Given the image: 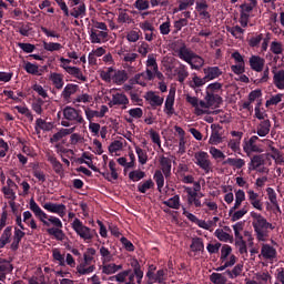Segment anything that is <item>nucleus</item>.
Here are the masks:
<instances>
[{
	"label": "nucleus",
	"instance_id": "nucleus-61",
	"mask_svg": "<svg viewBox=\"0 0 284 284\" xmlns=\"http://www.w3.org/2000/svg\"><path fill=\"white\" fill-rule=\"evenodd\" d=\"M133 6L136 10L143 12V10H150V0H136Z\"/></svg>",
	"mask_w": 284,
	"mask_h": 284
},
{
	"label": "nucleus",
	"instance_id": "nucleus-42",
	"mask_svg": "<svg viewBox=\"0 0 284 284\" xmlns=\"http://www.w3.org/2000/svg\"><path fill=\"white\" fill-rule=\"evenodd\" d=\"M189 65H191L192 70H201V68L205 65V60H203V58H201L199 54L193 53L192 61L189 63Z\"/></svg>",
	"mask_w": 284,
	"mask_h": 284
},
{
	"label": "nucleus",
	"instance_id": "nucleus-35",
	"mask_svg": "<svg viewBox=\"0 0 284 284\" xmlns=\"http://www.w3.org/2000/svg\"><path fill=\"white\" fill-rule=\"evenodd\" d=\"M50 81H52L55 90H62L65 82L63 81V75L61 73H51Z\"/></svg>",
	"mask_w": 284,
	"mask_h": 284
},
{
	"label": "nucleus",
	"instance_id": "nucleus-33",
	"mask_svg": "<svg viewBox=\"0 0 284 284\" xmlns=\"http://www.w3.org/2000/svg\"><path fill=\"white\" fill-rule=\"evenodd\" d=\"M223 165H231V168H236V170H241L245 168V160L239 158H229L223 162Z\"/></svg>",
	"mask_w": 284,
	"mask_h": 284
},
{
	"label": "nucleus",
	"instance_id": "nucleus-45",
	"mask_svg": "<svg viewBox=\"0 0 284 284\" xmlns=\"http://www.w3.org/2000/svg\"><path fill=\"white\" fill-rule=\"evenodd\" d=\"M130 274H132V270H125V271L118 273L116 275L110 276L109 281H116L118 283H125V280L128 278V276H130Z\"/></svg>",
	"mask_w": 284,
	"mask_h": 284
},
{
	"label": "nucleus",
	"instance_id": "nucleus-48",
	"mask_svg": "<svg viewBox=\"0 0 284 284\" xmlns=\"http://www.w3.org/2000/svg\"><path fill=\"white\" fill-rule=\"evenodd\" d=\"M63 48V45L59 42H45L43 41V49L47 52H59V50H61Z\"/></svg>",
	"mask_w": 284,
	"mask_h": 284
},
{
	"label": "nucleus",
	"instance_id": "nucleus-24",
	"mask_svg": "<svg viewBox=\"0 0 284 284\" xmlns=\"http://www.w3.org/2000/svg\"><path fill=\"white\" fill-rule=\"evenodd\" d=\"M23 236H26V232L14 227L13 242L11 243L12 252H17V250H19V243H21Z\"/></svg>",
	"mask_w": 284,
	"mask_h": 284
},
{
	"label": "nucleus",
	"instance_id": "nucleus-2",
	"mask_svg": "<svg viewBox=\"0 0 284 284\" xmlns=\"http://www.w3.org/2000/svg\"><path fill=\"white\" fill-rule=\"evenodd\" d=\"M62 114L64 120L61 121V125H63V128H70V125H83V123H85L81 110L68 105L62 110Z\"/></svg>",
	"mask_w": 284,
	"mask_h": 284
},
{
	"label": "nucleus",
	"instance_id": "nucleus-25",
	"mask_svg": "<svg viewBox=\"0 0 284 284\" xmlns=\"http://www.w3.org/2000/svg\"><path fill=\"white\" fill-rule=\"evenodd\" d=\"M272 128V122L270 120H263L257 125L256 134L260 136H267L270 134V130Z\"/></svg>",
	"mask_w": 284,
	"mask_h": 284
},
{
	"label": "nucleus",
	"instance_id": "nucleus-38",
	"mask_svg": "<svg viewBox=\"0 0 284 284\" xmlns=\"http://www.w3.org/2000/svg\"><path fill=\"white\" fill-rule=\"evenodd\" d=\"M153 179L158 186V192H162L163 186L165 185V175H163V172L161 170H156L153 174Z\"/></svg>",
	"mask_w": 284,
	"mask_h": 284
},
{
	"label": "nucleus",
	"instance_id": "nucleus-41",
	"mask_svg": "<svg viewBox=\"0 0 284 284\" xmlns=\"http://www.w3.org/2000/svg\"><path fill=\"white\" fill-rule=\"evenodd\" d=\"M68 134H72V129H61L52 135L50 143H59V141H61L63 136H68Z\"/></svg>",
	"mask_w": 284,
	"mask_h": 284
},
{
	"label": "nucleus",
	"instance_id": "nucleus-6",
	"mask_svg": "<svg viewBox=\"0 0 284 284\" xmlns=\"http://www.w3.org/2000/svg\"><path fill=\"white\" fill-rule=\"evenodd\" d=\"M131 267L133 268V273H130L129 281L125 284H134V278H136V283H143V270H141V264L139 260L134 258L131 261Z\"/></svg>",
	"mask_w": 284,
	"mask_h": 284
},
{
	"label": "nucleus",
	"instance_id": "nucleus-54",
	"mask_svg": "<svg viewBox=\"0 0 284 284\" xmlns=\"http://www.w3.org/2000/svg\"><path fill=\"white\" fill-rule=\"evenodd\" d=\"M12 270H14V266H12V264H10V262H8L4 258H0V273L10 274V272H12Z\"/></svg>",
	"mask_w": 284,
	"mask_h": 284
},
{
	"label": "nucleus",
	"instance_id": "nucleus-57",
	"mask_svg": "<svg viewBox=\"0 0 284 284\" xmlns=\"http://www.w3.org/2000/svg\"><path fill=\"white\" fill-rule=\"evenodd\" d=\"M100 256H102V263H110L112 261V253L105 246L100 247Z\"/></svg>",
	"mask_w": 284,
	"mask_h": 284
},
{
	"label": "nucleus",
	"instance_id": "nucleus-34",
	"mask_svg": "<svg viewBox=\"0 0 284 284\" xmlns=\"http://www.w3.org/2000/svg\"><path fill=\"white\" fill-rule=\"evenodd\" d=\"M273 83L277 90H284V70L273 71Z\"/></svg>",
	"mask_w": 284,
	"mask_h": 284
},
{
	"label": "nucleus",
	"instance_id": "nucleus-27",
	"mask_svg": "<svg viewBox=\"0 0 284 284\" xmlns=\"http://www.w3.org/2000/svg\"><path fill=\"white\" fill-rule=\"evenodd\" d=\"M113 72L112 81L113 83H116V85H123V83L128 81V72H125V70H118Z\"/></svg>",
	"mask_w": 284,
	"mask_h": 284
},
{
	"label": "nucleus",
	"instance_id": "nucleus-63",
	"mask_svg": "<svg viewBox=\"0 0 284 284\" xmlns=\"http://www.w3.org/2000/svg\"><path fill=\"white\" fill-rule=\"evenodd\" d=\"M94 254H97V250H94L93 247H90L87 250V253H84V263L82 265H90V263H92V261H94Z\"/></svg>",
	"mask_w": 284,
	"mask_h": 284
},
{
	"label": "nucleus",
	"instance_id": "nucleus-40",
	"mask_svg": "<svg viewBox=\"0 0 284 284\" xmlns=\"http://www.w3.org/2000/svg\"><path fill=\"white\" fill-rule=\"evenodd\" d=\"M247 212H250V206L246 203L241 210L235 211L230 215L231 221L233 223L236 222V221H241V219H243V216H245V214H247Z\"/></svg>",
	"mask_w": 284,
	"mask_h": 284
},
{
	"label": "nucleus",
	"instance_id": "nucleus-17",
	"mask_svg": "<svg viewBox=\"0 0 284 284\" xmlns=\"http://www.w3.org/2000/svg\"><path fill=\"white\" fill-rule=\"evenodd\" d=\"M174 94L175 92L170 90L164 103V112L168 116H172L174 114Z\"/></svg>",
	"mask_w": 284,
	"mask_h": 284
},
{
	"label": "nucleus",
	"instance_id": "nucleus-51",
	"mask_svg": "<svg viewBox=\"0 0 284 284\" xmlns=\"http://www.w3.org/2000/svg\"><path fill=\"white\" fill-rule=\"evenodd\" d=\"M47 232L50 236H54L57 241H63V239H65V233H63V230L61 229L51 227L48 229Z\"/></svg>",
	"mask_w": 284,
	"mask_h": 284
},
{
	"label": "nucleus",
	"instance_id": "nucleus-53",
	"mask_svg": "<svg viewBox=\"0 0 284 284\" xmlns=\"http://www.w3.org/2000/svg\"><path fill=\"white\" fill-rule=\"evenodd\" d=\"M190 247L192 252H203V250H205V245L203 244V240L201 237L194 239Z\"/></svg>",
	"mask_w": 284,
	"mask_h": 284
},
{
	"label": "nucleus",
	"instance_id": "nucleus-55",
	"mask_svg": "<svg viewBox=\"0 0 284 284\" xmlns=\"http://www.w3.org/2000/svg\"><path fill=\"white\" fill-rule=\"evenodd\" d=\"M130 181H133V183H136L138 181H141V179H145V172L141 170L131 171L129 173Z\"/></svg>",
	"mask_w": 284,
	"mask_h": 284
},
{
	"label": "nucleus",
	"instance_id": "nucleus-19",
	"mask_svg": "<svg viewBox=\"0 0 284 284\" xmlns=\"http://www.w3.org/2000/svg\"><path fill=\"white\" fill-rule=\"evenodd\" d=\"M77 92H79L78 84L69 83L64 87V89L61 93V97H62L63 101H70L71 97L73 94H77Z\"/></svg>",
	"mask_w": 284,
	"mask_h": 284
},
{
	"label": "nucleus",
	"instance_id": "nucleus-10",
	"mask_svg": "<svg viewBox=\"0 0 284 284\" xmlns=\"http://www.w3.org/2000/svg\"><path fill=\"white\" fill-rule=\"evenodd\" d=\"M204 72V79L207 81H214V79H219L221 74H223V71H221V68L219 67H207L203 69Z\"/></svg>",
	"mask_w": 284,
	"mask_h": 284
},
{
	"label": "nucleus",
	"instance_id": "nucleus-26",
	"mask_svg": "<svg viewBox=\"0 0 284 284\" xmlns=\"http://www.w3.org/2000/svg\"><path fill=\"white\" fill-rule=\"evenodd\" d=\"M256 141H258L257 135H252L248 141H246L243 145L244 152H258V146L256 145Z\"/></svg>",
	"mask_w": 284,
	"mask_h": 284
},
{
	"label": "nucleus",
	"instance_id": "nucleus-58",
	"mask_svg": "<svg viewBox=\"0 0 284 284\" xmlns=\"http://www.w3.org/2000/svg\"><path fill=\"white\" fill-rule=\"evenodd\" d=\"M266 192L268 201H271L272 205H274V207H277V210H281V207L278 206V200L276 199V191H274V189L272 187H267Z\"/></svg>",
	"mask_w": 284,
	"mask_h": 284
},
{
	"label": "nucleus",
	"instance_id": "nucleus-60",
	"mask_svg": "<svg viewBox=\"0 0 284 284\" xmlns=\"http://www.w3.org/2000/svg\"><path fill=\"white\" fill-rule=\"evenodd\" d=\"M85 264H80L77 266V271L78 273L81 274V276H85V274H92V272H94V270H97V266L91 265L89 267H85Z\"/></svg>",
	"mask_w": 284,
	"mask_h": 284
},
{
	"label": "nucleus",
	"instance_id": "nucleus-44",
	"mask_svg": "<svg viewBox=\"0 0 284 284\" xmlns=\"http://www.w3.org/2000/svg\"><path fill=\"white\" fill-rule=\"evenodd\" d=\"M216 239H219V241H222L223 243H227L229 241L232 242L234 241V236L230 235L227 232L223 231V229H217L214 232Z\"/></svg>",
	"mask_w": 284,
	"mask_h": 284
},
{
	"label": "nucleus",
	"instance_id": "nucleus-21",
	"mask_svg": "<svg viewBox=\"0 0 284 284\" xmlns=\"http://www.w3.org/2000/svg\"><path fill=\"white\" fill-rule=\"evenodd\" d=\"M207 8H210L207 1L201 0L200 2H196L195 10L199 12L202 19H210L212 17V14H210V12L207 11Z\"/></svg>",
	"mask_w": 284,
	"mask_h": 284
},
{
	"label": "nucleus",
	"instance_id": "nucleus-30",
	"mask_svg": "<svg viewBox=\"0 0 284 284\" xmlns=\"http://www.w3.org/2000/svg\"><path fill=\"white\" fill-rule=\"evenodd\" d=\"M65 72H68V74H71V77L79 79V81H88V78L83 75V72L78 67H67Z\"/></svg>",
	"mask_w": 284,
	"mask_h": 284
},
{
	"label": "nucleus",
	"instance_id": "nucleus-11",
	"mask_svg": "<svg viewBox=\"0 0 284 284\" xmlns=\"http://www.w3.org/2000/svg\"><path fill=\"white\" fill-rule=\"evenodd\" d=\"M146 101H149L152 110H156V108H161L163 105L164 99L161 95H156L153 91H149L146 93Z\"/></svg>",
	"mask_w": 284,
	"mask_h": 284
},
{
	"label": "nucleus",
	"instance_id": "nucleus-37",
	"mask_svg": "<svg viewBox=\"0 0 284 284\" xmlns=\"http://www.w3.org/2000/svg\"><path fill=\"white\" fill-rule=\"evenodd\" d=\"M146 81L148 80L145 78V72L138 73L133 78L130 79L131 85H142V88H145V85H148Z\"/></svg>",
	"mask_w": 284,
	"mask_h": 284
},
{
	"label": "nucleus",
	"instance_id": "nucleus-32",
	"mask_svg": "<svg viewBox=\"0 0 284 284\" xmlns=\"http://www.w3.org/2000/svg\"><path fill=\"white\" fill-rule=\"evenodd\" d=\"M12 237V226H7L0 236V250H3L8 243H10V239Z\"/></svg>",
	"mask_w": 284,
	"mask_h": 284
},
{
	"label": "nucleus",
	"instance_id": "nucleus-22",
	"mask_svg": "<svg viewBox=\"0 0 284 284\" xmlns=\"http://www.w3.org/2000/svg\"><path fill=\"white\" fill-rule=\"evenodd\" d=\"M261 254L264 258L268 261H273V258H276V248L270 244H263L261 248Z\"/></svg>",
	"mask_w": 284,
	"mask_h": 284
},
{
	"label": "nucleus",
	"instance_id": "nucleus-20",
	"mask_svg": "<svg viewBox=\"0 0 284 284\" xmlns=\"http://www.w3.org/2000/svg\"><path fill=\"white\" fill-rule=\"evenodd\" d=\"M91 43H101L102 39H108V32L91 29L89 32Z\"/></svg>",
	"mask_w": 284,
	"mask_h": 284
},
{
	"label": "nucleus",
	"instance_id": "nucleus-18",
	"mask_svg": "<svg viewBox=\"0 0 284 284\" xmlns=\"http://www.w3.org/2000/svg\"><path fill=\"white\" fill-rule=\"evenodd\" d=\"M52 128H54L52 122H45V120H43L41 118H38L36 120L34 130H36L37 134H41V130H43V132H50V130H52Z\"/></svg>",
	"mask_w": 284,
	"mask_h": 284
},
{
	"label": "nucleus",
	"instance_id": "nucleus-46",
	"mask_svg": "<svg viewBox=\"0 0 284 284\" xmlns=\"http://www.w3.org/2000/svg\"><path fill=\"white\" fill-rule=\"evenodd\" d=\"M70 16L74 19H79V17H85V3H80L78 7L73 8L70 12Z\"/></svg>",
	"mask_w": 284,
	"mask_h": 284
},
{
	"label": "nucleus",
	"instance_id": "nucleus-49",
	"mask_svg": "<svg viewBox=\"0 0 284 284\" xmlns=\"http://www.w3.org/2000/svg\"><path fill=\"white\" fill-rule=\"evenodd\" d=\"M118 23H132V17L128 14V9H119Z\"/></svg>",
	"mask_w": 284,
	"mask_h": 284
},
{
	"label": "nucleus",
	"instance_id": "nucleus-1",
	"mask_svg": "<svg viewBox=\"0 0 284 284\" xmlns=\"http://www.w3.org/2000/svg\"><path fill=\"white\" fill-rule=\"evenodd\" d=\"M29 207L31 212H33L34 216L45 225V227H50V224L55 227V230H59L63 227V222L57 216H49L47 213L43 212L41 206L36 203L34 199H31L29 202Z\"/></svg>",
	"mask_w": 284,
	"mask_h": 284
},
{
	"label": "nucleus",
	"instance_id": "nucleus-4",
	"mask_svg": "<svg viewBox=\"0 0 284 284\" xmlns=\"http://www.w3.org/2000/svg\"><path fill=\"white\" fill-rule=\"evenodd\" d=\"M71 227L73 232H75V234L80 236V239H83L87 243H90L94 236H99V234H97V230L85 226L79 217L73 220Z\"/></svg>",
	"mask_w": 284,
	"mask_h": 284
},
{
	"label": "nucleus",
	"instance_id": "nucleus-23",
	"mask_svg": "<svg viewBox=\"0 0 284 284\" xmlns=\"http://www.w3.org/2000/svg\"><path fill=\"white\" fill-rule=\"evenodd\" d=\"M261 165H265V155H253L251 158V162L248 163V170H258Z\"/></svg>",
	"mask_w": 284,
	"mask_h": 284
},
{
	"label": "nucleus",
	"instance_id": "nucleus-59",
	"mask_svg": "<svg viewBox=\"0 0 284 284\" xmlns=\"http://www.w3.org/2000/svg\"><path fill=\"white\" fill-rule=\"evenodd\" d=\"M135 152L138 154V161L141 165H145L148 163V152L143 151L140 146H135Z\"/></svg>",
	"mask_w": 284,
	"mask_h": 284
},
{
	"label": "nucleus",
	"instance_id": "nucleus-43",
	"mask_svg": "<svg viewBox=\"0 0 284 284\" xmlns=\"http://www.w3.org/2000/svg\"><path fill=\"white\" fill-rule=\"evenodd\" d=\"M129 158H130V161H132V162H128V159H125V158H119L118 159L119 165H122L123 168H126V169L134 168V161H136V156L134 155L133 152H130Z\"/></svg>",
	"mask_w": 284,
	"mask_h": 284
},
{
	"label": "nucleus",
	"instance_id": "nucleus-62",
	"mask_svg": "<svg viewBox=\"0 0 284 284\" xmlns=\"http://www.w3.org/2000/svg\"><path fill=\"white\" fill-rule=\"evenodd\" d=\"M210 281L214 284H225L227 283V278L223 276L221 273H212L210 276Z\"/></svg>",
	"mask_w": 284,
	"mask_h": 284
},
{
	"label": "nucleus",
	"instance_id": "nucleus-64",
	"mask_svg": "<svg viewBox=\"0 0 284 284\" xmlns=\"http://www.w3.org/2000/svg\"><path fill=\"white\" fill-rule=\"evenodd\" d=\"M18 47L21 48L22 51L26 52V54H32V52L37 50V47L34 44L28 42H19Z\"/></svg>",
	"mask_w": 284,
	"mask_h": 284
},
{
	"label": "nucleus",
	"instance_id": "nucleus-14",
	"mask_svg": "<svg viewBox=\"0 0 284 284\" xmlns=\"http://www.w3.org/2000/svg\"><path fill=\"white\" fill-rule=\"evenodd\" d=\"M194 55V51L190 50L185 44L180 47L178 50V57L182 61H185V63H192V59Z\"/></svg>",
	"mask_w": 284,
	"mask_h": 284
},
{
	"label": "nucleus",
	"instance_id": "nucleus-16",
	"mask_svg": "<svg viewBox=\"0 0 284 284\" xmlns=\"http://www.w3.org/2000/svg\"><path fill=\"white\" fill-rule=\"evenodd\" d=\"M248 202L255 210L258 212H263V202L258 199V193L250 190L247 191Z\"/></svg>",
	"mask_w": 284,
	"mask_h": 284
},
{
	"label": "nucleus",
	"instance_id": "nucleus-5",
	"mask_svg": "<svg viewBox=\"0 0 284 284\" xmlns=\"http://www.w3.org/2000/svg\"><path fill=\"white\" fill-rule=\"evenodd\" d=\"M223 88L221 82H213L206 87V95L204 100L207 102L209 105H219L223 103V98L221 95L215 94Z\"/></svg>",
	"mask_w": 284,
	"mask_h": 284
},
{
	"label": "nucleus",
	"instance_id": "nucleus-50",
	"mask_svg": "<svg viewBox=\"0 0 284 284\" xmlns=\"http://www.w3.org/2000/svg\"><path fill=\"white\" fill-rule=\"evenodd\" d=\"M190 77V72L187 71V67L185 64H181L178 70V81L180 83H184L185 79Z\"/></svg>",
	"mask_w": 284,
	"mask_h": 284
},
{
	"label": "nucleus",
	"instance_id": "nucleus-36",
	"mask_svg": "<svg viewBox=\"0 0 284 284\" xmlns=\"http://www.w3.org/2000/svg\"><path fill=\"white\" fill-rule=\"evenodd\" d=\"M148 190H154V181H152V179L138 184V192H140V194H148Z\"/></svg>",
	"mask_w": 284,
	"mask_h": 284
},
{
	"label": "nucleus",
	"instance_id": "nucleus-31",
	"mask_svg": "<svg viewBox=\"0 0 284 284\" xmlns=\"http://www.w3.org/2000/svg\"><path fill=\"white\" fill-rule=\"evenodd\" d=\"M47 161L51 163L52 169L54 170L55 174H61L63 172V164L57 159V156L52 154L47 155Z\"/></svg>",
	"mask_w": 284,
	"mask_h": 284
},
{
	"label": "nucleus",
	"instance_id": "nucleus-56",
	"mask_svg": "<svg viewBox=\"0 0 284 284\" xmlns=\"http://www.w3.org/2000/svg\"><path fill=\"white\" fill-rule=\"evenodd\" d=\"M242 272L243 264H236L232 271L227 270L225 274H227L230 278H236V276H241Z\"/></svg>",
	"mask_w": 284,
	"mask_h": 284
},
{
	"label": "nucleus",
	"instance_id": "nucleus-12",
	"mask_svg": "<svg viewBox=\"0 0 284 284\" xmlns=\"http://www.w3.org/2000/svg\"><path fill=\"white\" fill-rule=\"evenodd\" d=\"M248 63L254 72H263V68H265V59L258 55H252L248 60Z\"/></svg>",
	"mask_w": 284,
	"mask_h": 284
},
{
	"label": "nucleus",
	"instance_id": "nucleus-8",
	"mask_svg": "<svg viewBox=\"0 0 284 284\" xmlns=\"http://www.w3.org/2000/svg\"><path fill=\"white\" fill-rule=\"evenodd\" d=\"M42 207L47 210V212H51L52 214H58V216H60L61 219L65 216V212L68 210L65 204H58L52 202L44 203Z\"/></svg>",
	"mask_w": 284,
	"mask_h": 284
},
{
	"label": "nucleus",
	"instance_id": "nucleus-3",
	"mask_svg": "<svg viewBox=\"0 0 284 284\" xmlns=\"http://www.w3.org/2000/svg\"><path fill=\"white\" fill-rule=\"evenodd\" d=\"M251 217L253 219L252 226L257 241H265L270 234V231H267V219L254 211L251 212Z\"/></svg>",
	"mask_w": 284,
	"mask_h": 284
},
{
	"label": "nucleus",
	"instance_id": "nucleus-15",
	"mask_svg": "<svg viewBox=\"0 0 284 284\" xmlns=\"http://www.w3.org/2000/svg\"><path fill=\"white\" fill-rule=\"evenodd\" d=\"M243 201H245V191L237 190L235 193V203L230 209L229 216H232V214H234V212H236V210H239L241 207V205L243 204Z\"/></svg>",
	"mask_w": 284,
	"mask_h": 284
},
{
	"label": "nucleus",
	"instance_id": "nucleus-28",
	"mask_svg": "<svg viewBox=\"0 0 284 284\" xmlns=\"http://www.w3.org/2000/svg\"><path fill=\"white\" fill-rule=\"evenodd\" d=\"M205 83H207V80L205 78H200L199 75L194 74V77L189 85H190V88L195 90L196 94H199V92H201V90H199L197 88H203V85H205Z\"/></svg>",
	"mask_w": 284,
	"mask_h": 284
},
{
	"label": "nucleus",
	"instance_id": "nucleus-39",
	"mask_svg": "<svg viewBox=\"0 0 284 284\" xmlns=\"http://www.w3.org/2000/svg\"><path fill=\"white\" fill-rule=\"evenodd\" d=\"M163 205H166V207H171V210H180L181 209V196L174 195L173 197L164 201Z\"/></svg>",
	"mask_w": 284,
	"mask_h": 284
},
{
	"label": "nucleus",
	"instance_id": "nucleus-13",
	"mask_svg": "<svg viewBox=\"0 0 284 284\" xmlns=\"http://www.w3.org/2000/svg\"><path fill=\"white\" fill-rule=\"evenodd\" d=\"M160 165L165 179H170L172 175V160H170V158H165V155H162L160 158Z\"/></svg>",
	"mask_w": 284,
	"mask_h": 284
},
{
	"label": "nucleus",
	"instance_id": "nucleus-7",
	"mask_svg": "<svg viewBox=\"0 0 284 284\" xmlns=\"http://www.w3.org/2000/svg\"><path fill=\"white\" fill-rule=\"evenodd\" d=\"M195 163L204 170L205 174H210L212 162L210 161V154L205 151H200L194 154Z\"/></svg>",
	"mask_w": 284,
	"mask_h": 284
},
{
	"label": "nucleus",
	"instance_id": "nucleus-29",
	"mask_svg": "<svg viewBox=\"0 0 284 284\" xmlns=\"http://www.w3.org/2000/svg\"><path fill=\"white\" fill-rule=\"evenodd\" d=\"M123 270V265H116L114 263L103 264L102 265V274H106L108 276L112 274H116V272Z\"/></svg>",
	"mask_w": 284,
	"mask_h": 284
},
{
	"label": "nucleus",
	"instance_id": "nucleus-52",
	"mask_svg": "<svg viewBox=\"0 0 284 284\" xmlns=\"http://www.w3.org/2000/svg\"><path fill=\"white\" fill-rule=\"evenodd\" d=\"M210 145H219V143H223V136L219 130H213L209 140Z\"/></svg>",
	"mask_w": 284,
	"mask_h": 284
},
{
	"label": "nucleus",
	"instance_id": "nucleus-47",
	"mask_svg": "<svg viewBox=\"0 0 284 284\" xmlns=\"http://www.w3.org/2000/svg\"><path fill=\"white\" fill-rule=\"evenodd\" d=\"M23 69L28 74H33V77H40L39 73V64H34L32 62H26Z\"/></svg>",
	"mask_w": 284,
	"mask_h": 284
},
{
	"label": "nucleus",
	"instance_id": "nucleus-9",
	"mask_svg": "<svg viewBox=\"0 0 284 284\" xmlns=\"http://www.w3.org/2000/svg\"><path fill=\"white\" fill-rule=\"evenodd\" d=\"M130 104V99L124 93H115L112 95L111 101L109 102L110 108H114V105H122V110H128V105Z\"/></svg>",
	"mask_w": 284,
	"mask_h": 284
}]
</instances>
